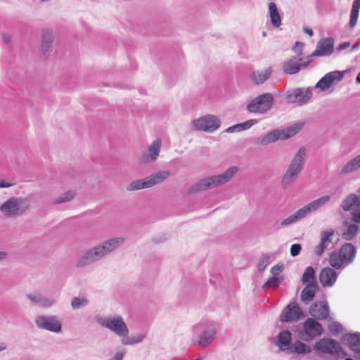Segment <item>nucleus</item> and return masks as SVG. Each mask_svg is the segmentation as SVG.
I'll return each instance as SVG.
<instances>
[{"mask_svg":"<svg viewBox=\"0 0 360 360\" xmlns=\"http://www.w3.org/2000/svg\"><path fill=\"white\" fill-rule=\"evenodd\" d=\"M125 241L124 237H115L86 250L77 260L76 266L84 267L98 261L104 256L115 250Z\"/></svg>","mask_w":360,"mask_h":360,"instance_id":"f257e3e1","label":"nucleus"},{"mask_svg":"<svg viewBox=\"0 0 360 360\" xmlns=\"http://www.w3.org/2000/svg\"><path fill=\"white\" fill-rule=\"evenodd\" d=\"M238 171V168L236 166H231L223 174L202 179L193 186L192 191L200 192L224 184L229 182Z\"/></svg>","mask_w":360,"mask_h":360,"instance_id":"f03ea898","label":"nucleus"},{"mask_svg":"<svg viewBox=\"0 0 360 360\" xmlns=\"http://www.w3.org/2000/svg\"><path fill=\"white\" fill-rule=\"evenodd\" d=\"M95 321L98 325L110 330L119 337H126L129 334L128 327L120 315L106 316L96 315Z\"/></svg>","mask_w":360,"mask_h":360,"instance_id":"7ed1b4c3","label":"nucleus"},{"mask_svg":"<svg viewBox=\"0 0 360 360\" xmlns=\"http://www.w3.org/2000/svg\"><path fill=\"white\" fill-rule=\"evenodd\" d=\"M304 124L297 122L283 129H275L269 131L260 138L259 143L266 146L278 140H285L297 134L303 127Z\"/></svg>","mask_w":360,"mask_h":360,"instance_id":"20e7f679","label":"nucleus"},{"mask_svg":"<svg viewBox=\"0 0 360 360\" xmlns=\"http://www.w3.org/2000/svg\"><path fill=\"white\" fill-rule=\"evenodd\" d=\"M305 156L306 152L304 148H300L282 178V184L284 188L289 186L297 179L302 170Z\"/></svg>","mask_w":360,"mask_h":360,"instance_id":"39448f33","label":"nucleus"},{"mask_svg":"<svg viewBox=\"0 0 360 360\" xmlns=\"http://www.w3.org/2000/svg\"><path fill=\"white\" fill-rule=\"evenodd\" d=\"M314 349L319 356L328 354L336 359L343 358L347 356L345 352L338 342L331 338H323L317 341Z\"/></svg>","mask_w":360,"mask_h":360,"instance_id":"423d86ee","label":"nucleus"},{"mask_svg":"<svg viewBox=\"0 0 360 360\" xmlns=\"http://www.w3.org/2000/svg\"><path fill=\"white\" fill-rule=\"evenodd\" d=\"M195 333H200L198 344L202 347H206L213 340L217 330V324L210 321H202L193 328Z\"/></svg>","mask_w":360,"mask_h":360,"instance_id":"0eeeda50","label":"nucleus"},{"mask_svg":"<svg viewBox=\"0 0 360 360\" xmlns=\"http://www.w3.org/2000/svg\"><path fill=\"white\" fill-rule=\"evenodd\" d=\"M28 208V204L21 198H11L0 207V211L4 216L12 218L21 215Z\"/></svg>","mask_w":360,"mask_h":360,"instance_id":"6e6552de","label":"nucleus"},{"mask_svg":"<svg viewBox=\"0 0 360 360\" xmlns=\"http://www.w3.org/2000/svg\"><path fill=\"white\" fill-rule=\"evenodd\" d=\"M273 101L274 98L271 94H262L252 99L248 104L247 110L251 113L264 114L271 109Z\"/></svg>","mask_w":360,"mask_h":360,"instance_id":"1a4fd4ad","label":"nucleus"},{"mask_svg":"<svg viewBox=\"0 0 360 360\" xmlns=\"http://www.w3.org/2000/svg\"><path fill=\"white\" fill-rule=\"evenodd\" d=\"M219 127V119L213 115H206L193 120L191 123V128L194 131L212 132Z\"/></svg>","mask_w":360,"mask_h":360,"instance_id":"9d476101","label":"nucleus"},{"mask_svg":"<svg viewBox=\"0 0 360 360\" xmlns=\"http://www.w3.org/2000/svg\"><path fill=\"white\" fill-rule=\"evenodd\" d=\"M36 326L42 330L58 333L62 329V323L56 316L39 315L34 319Z\"/></svg>","mask_w":360,"mask_h":360,"instance_id":"9b49d317","label":"nucleus"},{"mask_svg":"<svg viewBox=\"0 0 360 360\" xmlns=\"http://www.w3.org/2000/svg\"><path fill=\"white\" fill-rule=\"evenodd\" d=\"M312 96L311 91L308 88H297L286 93V101L289 103L302 105L309 102Z\"/></svg>","mask_w":360,"mask_h":360,"instance_id":"f8f14e48","label":"nucleus"},{"mask_svg":"<svg viewBox=\"0 0 360 360\" xmlns=\"http://www.w3.org/2000/svg\"><path fill=\"white\" fill-rule=\"evenodd\" d=\"M303 316L302 311L297 302L289 303L282 311L280 320L282 322L297 321Z\"/></svg>","mask_w":360,"mask_h":360,"instance_id":"ddd939ff","label":"nucleus"},{"mask_svg":"<svg viewBox=\"0 0 360 360\" xmlns=\"http://www.w3.org/2000/svg\"><path fill=\"white\" fill-rule=\"evenodd\" d=\"M302 329L304 334L307 337V340L321 336L323 333L321 324L312 318H308L303 323Z\"/></svg>","mask_w":360,"mask_h":360,"instance_id":"4468645a","label":"nucleus"},{"mask_svg":"<svg viewBox=\"0 0 360 360\" xmlns=\"http://www.w3.org/2000/svg\"><path fill=\"white\" fill-rule=\"evenodd\" d=\"M160 148V141L159 139L153 141L152 143L148 146L147 151L143 153L140 157V162L147 164L155 162L159 156Z\"/></svg>","mask_w":360,"mask_h":360,"instance_id":"2eb2a0df","label":"nucleus"},{"mask_svg":"<svg viewBox=\"0 0 360 360\" xmlns=\"http://www.w3.org/2000/svg\"><path fill=\"white\" fill-rule=\"evenodd\" d=\"M309 314L317 320H325L329 316V307L326 302H316L309 308Z\"/></svg>","mask_w":360,"mask_h":360,"instance_id":"dca6fc26","label":"nucleus"},{"mask_svg":"<svg viewBox=\"0 0 360 360\" xmlns=\"http://www.w3.org/2000/svg\"><path fill=\"white\" fill-rule=\"evenodd\" d=\"M334 51V39L326 38L321 39L316 46V49L312 53L313 56H329Z\"/></svg>","mask_w":360,"mask_h":360,"instance_id":"f3484780","label":"nucleus"},{"mask_svg":"<svg viewBox=\"0 0 360 360\" xmlns=\"http://www.w3.org/2000/svg\"><path fill=\"white\" fill-rule=\"evenodd\" d=\"M343 72L333 71L324 75L316 84V87L319 88L321 90H326L329 89L332 84L335 82H340L343 78Z\"/></svg>","mask_w":360,"mask_h":360,"instance_id":"a211bd4d","label":"nucleus"},{"mask_svg":"<svg viewBox=\"0 0 360 360\" xmlns=\"http://www.w3.org/2000/svg\"><path fill=\"white\" fill-rule=\"evenodd\" d=\"M342 340L349 346L351 351L354 352V357L360 360V333L345 334Z\"/></svg>","mask_w":360,"mask_h":360,"instance_id":"6ab92c4d","label":"nucleus"},{"mask_svg":"<svg viewBox=\"0 0 360 360\" xmlns=\"http://www.w3.org/2000/svg\"><path fill=\"white\" fill-rule=\"evenodd\" d=\"M26 297L34 305L42 308H49L56 303V299L53 297L43 296L39 293H29Z\"/></svg>","mask_w":360,"mask_h":360,"instance_id":"aec40b11","label":"nucleus"},{"mask_svg":"<svg viewBox=\"0 0 360 360\" xmlns=\"http://www.w3.org/2000/svg\"><path fill=\"white\" fill-rule=\"evenodd\" d=\"M338 274L330 267L323 269L319 274V281L323 287H331L336 282Z\"/></svg>","mask_w":360,"mask_h":360,"instance_id":"412c9836","label":"nucleus"},{"mask_svg":"<svg viewBox=\"0 0 360 360\" xmlns=\"http://www.w3.org/2000/svg\"><path fill=\"white\" fill-rule=\"evenodd\" d=\"M333 235L334 231L333 230H328L321 232L320 243L315 250V252L318 256L321 255L324 250L330 245Z\"/></svg>","mask_w":360,"mask_h":360,"instance_id":"4be33fe9","label":"nucleus"},{"mask_svg":"<svg viewBox=\"0 0 360 360\" xmlns=\"http://www.w3.org/2000/svg\"><path fill=\"white\" fill-rule=\"evenodd\" d=\"M331 199V197L328 195H323L316 200L311 201L307 205L303 207L302 208V211H304L305 216H307L311 212L317 210L321 207L326 204Z\"/></svg>","mask_w":360,"mask_h":360,"instance_id":"5701e85b","label":"nucleus"},{"mask_svg":"<svg viewBox=\"0 0 360 360\" xmlns=\"http://www.w3.org/2000/svg\"><path fill=\"white\" fill-rule=\"evenodd\" d=\"M304 212L302 211L301 208L298 210L296 212H295L293 214L282 220L280 223H275L274 226L276 228V229H279L281 227L287 226L288 225L294 224L298 220H300L306 217Z\"/></svg>","mask_w":360,"mask_h":360,"instance_id":"b1692460","label":"nucleus"},{"mask_svg":"<svg viewBox=\"0 0 360 360\" xmlns=\"http://www.w3.org/2000/svg\"><path fill=\"white\" fill-rule=\"evenodd\" d=\"M338 253L342 256V258L345 259L346 264H349L354 259L356 249L352 244L346 243L342 246Z\"/></svg>","mask_w":360,"mask_h":360,"instance_id":"393cba45","label":"nucleus"},{"mask_svg":"<svg viewBox=\"0 0 360 360\" xmlns=\"http://www.w3.org/2000/svg\"><path fill=\"white\" fill-rule=\"evenodd\" d=\"M340 206L346 212L350 211L356 207H360V196L350 194L342 201Z\"/></svg>","mask_w":360,"mask_h":360,"instance_id":"a878e982","label":"nucleus"},{"mask_svg":"<svg viewBox=\"0 0 360 360\" xmlns=\"http://www.w3.org/2000/svg\"><path fill=\"white\" fill-rule=\"evenodd\" d=\"M318 290L317 283L307 284L302 290L300 295L301 300L305 304H308L313 300L315 293Z\"/></svg>","mask_w":360,"mask_h":360,"instance_id":"bb28decb","label":"nucleus"},{"mask_svg":"<svg viewBox=\"0 0 360 360\" xmlns=\"http://www.w3.org/2000/svg\"><path fill=\"white\" fill-rule=\"evenodd\" d=\"M300 59L292 58L283 63V72L288 75H292L298 72L300 70Z\"/></svg>","mask_w":360,"mask_h":360,"instance_id":"cd10ccee","label":"nucleus"},{"mask_svg":"<svg viewBox=\"0 0 360 360\" xmlns=\"http://www.w3.org/2000/svg\"><path fill=\"white\" fill-rule=\"evenodd\" d=\"M311 351L310 346L302 342L301 341H295L291 347L288 348V352L294 354H309Z\"/></svg>","mask_w":360,"mask_h":360,"instance_id":"c85d7f7f","label":"nucleus"},{"mask_svg":"<svg viewBox=\"0 0 360 360\" xmlns=\"http://www.w3.org/2000/svg\"><path fill=\"white\" fill-rule=\"evenodd\" d=\"M269 13L271 24L275 27H278L281 25V17L278 13L275 3L271 2L269 4Z\"/></svg>","mask_w":360,"mask_h":360,"instance_id":"c756f323","label":"nucleus"},{"mask_svg":"<svg viewBox=\"0 0 360 360\" xmlns=\"http://www.w3.org/2000/svg\"><path fill=\"white\" fill-rule=\"evenodd\" d=\"M360 169V154L348 161L341 169L342 174H349Z\"/></svg>","mask_w":360,"mask_h":360,"instance_id":"7c9ffc66","label":"nucleus"},{"mask_svg":"<svg viewBox=\"0 0 360 360\" xmlns=\"http://www.w3.org/2000/svg\"><path fill=\"white\" fill-rule=\"evenodd\" d=\"M292 340V333L289 330H283L278 335L277 345L284 351L288 347Z\"/></svg>","mask_w":360,"mask_h":360,"instance_id":"2f4dec72","label":"nucleus"},{"mask_svg":"<svg viewBox=\"0 0 360 360\" xmlns=\"http://www.w3.org/2000/svg\"><path fill=\"white\" fill-rule=\"evenodd\" d=\"M170 175L169 172L161 171L146 177L149 188L158 184L166 179Z\"/></svg>","mask_w":360,"mask_h":360,"instance_id":"473e14b6","label":"nucleus"},{"mask_svg":"<svg viewBox=\"0 0 360 360\" xmlns=\"http://www.w3.org/2000/svg\"><path fill=\"white\" fill-rule=\"evenodd\" d=\"M329 263L332 267L336 269L344 268L348 264H346L345 259L338 252H333L330 255Z\"/></svg>","mask_w":360,"mask_h":360,"instance_id":"72a5a7b5","label":"nucleus"},{"mask_svg":"<svg viewBox=\"0 0 360 360\" xmlns=\"http://www.w3.org/2000/svg\"><path fill=\"white\" fill-rule=\"evenodd\" d=\"M360 8V0H354L352 4L350 13L349 26L353 27L356 25Z\"/></svg>","mask_w":360,"mask_h":360,"instance_id":"f704fd0d","label":"nucleus"},{"mask_svg":"<svg viewBox=\"0 0 360 360\" xmlns=\"http://www.w3.org/2000/svg\"><path fill=\"white\" fill-rule=\"evenodd\" d=\"M271 72V68H267L261 72H255L252 75L253 79L257 84H262L270 77Z\"/></svg>","mask_w":360,"mask_h":360,"instance_id":"c9c22d12","label":"nucleus"},{"mask_svg":"<svg viewBox=\"0 0 360 360\" xmlns=\"http://www.w3.org/2000/svg\"><path fill=\"white\" fill-rule=\"evenodd\" d=\"M146 188H149V186L147 181V179L146 178L143 179H138L133 181L132 182L127 185V190L128 191H134Z\"/></svg>","mask_w":360,"mask_h":360,"instance_id":"e433bc0d","label":"nucleus"},{"mask_svg":"<svg viewBox=\"0 0 360 360\" xmlns=\"http://www.w3.org/2000/svg\"><path fill=\"white\" fill-rule=\"evenodd\" d=\"M302 281L304 284L317 283L315 280V271L313 267L308 266L302 276Z\"/></svg>","mask_w":360,"mask_h":360,"instance_id":"4c0bfd02","label":"nucleus"},{"mask_svg":"<svg viewBox=\"0 0 360 360\" xmlns=\"http://www.w3.org/2000/svg\"><path fill=\"white\" fill-rule=\"evenodd\" d=\"M359 231V226L356 224H351L347 226L346 230L342 233V237L347 240L354 238Z\"/></svg>","mask_w":360,"mask_h":360,"instance_id":"58836bf2","label":"nucleus"},{"mask_svg":"<svg viewBox=\"0 0 360 360\" xmlns=\"http://www.w3.org/2000/svg\"><path fill=\"white\" fill-rule=\"evenodd\" d=\"M122 344L124 345H134L141 342L144 338L143 334H139L130 337H122Z\"/></svg>","mask_w":360,"mask_h":360,"instance_id":"ea45409f","label":"nucleus"},{"mask_svg":"<svg viewBox=\"0 0 360 360\" xmlns=\"http://www.w3.org/2000/svg\"><path fill=\"white\" fill-rule=\"evenodd\" d=\"M283 277H277V276H272L270 278L267 280V281L264 284L263 288H277L280 284L283 282Z\"/></svg>","mask_w":360,"mask_h":360,"instance_id":"a19ab883","label":"nucleus"},{"mask_svg":"<svg viewBox=\"0 0 360 360\" xmlns=\"http://www.w3.org/2000/svg\"><path fill=\"white\" fill-rule=\"evenodd\" d=\"M89 304V301L86 297H74L71 301V307L74 309H77L80 307H85Z\"/></svg>","mask_w":360,"mask_h":360,"instance_id":"79ce46f5","label":"nucleus"},{"mask_svg":"<svg viewBox=\"0 0 360 360\" xmlns=\"http://www.w3.org/2000/svg\"><path fill=\"white\" fill-rule=\"evenodd\" d=\"M75 196L73 191H67L55 200V202L63 203L71 200Z\"/></svg>","mask_w":360,"mask_h":360,"instance_id":"37998d69","label":"nucleus"},{"mask_svg":"<svg viewBox=\"0 0 360 360\" xmlns=\"http://www.w3.org/2000/svg\"><path fill=\"white\" fill-rule=\"evenodd\" d=\"M51 44V37L49 34H44L42 39V49L44 53L48 51Z\"/></svg>","mask_w":360,"mask_h":360,"instance_id":"c03bdc74","label":"nucleus"},{"mask_svg":"<svg viewBox=\"0 0 360 360\" xmlns=\"http://www.w3.org/2000/svg\"><path fill=\"white\" fill-rule=\"evenodd\" d=\"M269 258L267 256H264L261 260L259 261V264H257V268L259 271H262L265 269V268L269 265Z\"/></svg>","mask_w":360,"mask_h":360,"instance_id":"a18cd8bd","label":"nucleus"},{"mask_svg":"<svg viewBox=\"0 0 360 360\" xmlns=\"http://www.w3.org/2000/svg\"><path fill=\"white\" fill-rule=\"evenodd\" d=\"M257 123V120H249L243 123H240L239 126L242 131L250 129L252 126Z\"/></svg>","mask_w":360,"mask_h":360,"instance_id":"49530a36","label":"nucleus"},{"mask_svg":"<svg viewBox=\"0 0 360 360\" xmlns=\"http://www.w3.org/2000/svg\"><path fill=\"white\" fill-rule=\"evenodd\" d=\"M301 249V245L298 243L292 245L290 248V255L292 257L298 255L300 253Z\"/></svg>","mask_w":360,"mask_h":360,"instance_id":"de8ad7c7","label":"nucleus"},{"mask_svg":"<svg viewBox=\"0 0 360 360\" xmlns=\"http://www.w3.org/2000/svg\"><path fill=\"white\" fill-rule=\"evenodd\" d=\"M342 326L338 322H333L329 325V329L332 333H340L342 330Z\"/></svg>","mask_w":360,"mask_h":360,"instance_id":"09e8293b","label":"nucleus"},{"mask_svg":"<svg viewBox=\"0 0 360 360\" xmlns=\"http://www.w3.org/2000/svg\"><path fill=\"white\" fill-rule=\"evenodd\" d=\"M283 269V266L276 265L271 269V273L274 276H278Z\"/></svg>","mask_w":360,"mask_h":360,"instance_id":"8fccbe9b","label":"nucleus"},{"mask_svg":"<svg viewBox=\"0 0 360 360\" xmlns=\"http://www.w3.org/2000/svg\"><path fill=\"white\" fill-rule=\"evenodd\" d=\"M304 47V44L302 42L297 41L293 46L292 49L295 53H297L299 55L301 54L302 49Z\"/></svg>","mask_w":360,"mask_h":360,"instance_id":"3c124183","label":"nucleus"},{"mask_svg":"<svg viewBox=\"0 0 360 360\" xmlns=\"http://www.w3.org/2000/svg\"><path fill=\"white\" fill-rule=\"evenodd\" d=\"M242 131V129H240L239 124L231 126L226 129V131L229 133H233L235 131Z\"/></svg>","mask_w":360,"mask_h":360,"instance_id":"603ef678","label":"nucleus"},{"mask_svg":"<svg viewBox=\"0 0 360 360\" xmlns=\"http://www.w3.org/2000/svg\"><path fill=\"white\" fill-rule=\"evenodd\" d=\"M124 353V351L117 352L110 360H122Z\"/></svg>","mask_w":360,"mask_h":360,"instance_id":"864d4df0","label":"nucleus"},{"mask_svg":"<svg viewBox=\"0 0 360 360\" xmlns=\"http://www.w3.org/2000/svg\"><path fill=\"white\" fill-rule=\"evenodd\" d=\"M352 219L354 222L360 224V211L353 212Z\"/></svg>","mask_w":360,"mask_h":360,"instance_id":"5fc2aeb1","label":"nucleus"},{"mask_svg":"<svg viewBox=\"0 0 360 360\" xmlns=\"http://www.w3.org/2000/svg\"><path fill=\"white\" fill-rule=\"evenodd\" d=\"M351 45L350 42L349 41H347V42H343L342 44H340L338 47H337V50L338 51H342L348 47H349Z\"/></svg>","mask_w":360,"mask_h":360,"instance_id":"6e6d98bb","label":"nucleus"},{"mask_svg":"<svg viewBox=\"0 0 360 360\" xmlns=\"http://www.w3.org/2000/svg\"><path fill=\"white\" fill-rule=\"evenodd\" d=\"M13 184L11 183L7 182L3 179H0V188H9Z\"/></svg>","mask_w":360,"mask_h":360,"instance_id":"4d7b16f0","label":"nucleus"},{"mask_svg":"<svg viewBox=\"0 0 360 360\" xmlns=\"http://www.w3.org/2000/svg\"><path fill=\"white\" fill-rule=\"evenodd\" d=\"M303 31H304V33L307 34L310 37L313 36V34H314L313 30L311 28L308 27H304L303 28Z\"/></svg>","mask_w":360,"mask_h":360,"instance_id":"13d9d810","label":"nucleus"},{"mask_svg":"<svg viewBox=\"0 0 360 360\" xmlns=\"http://www.w3.org/2000/svg\"><path fill=\"white\" fill-rule=\"evenodd\" d=\"M360 49V41L354 44L350 49V52L354 51Z\"/></svg>","mask_w":360,"mask_h":360,"instance_id":"bf43d9fd","label":"nucleus"},{"mask_svg":"<svg viewBox=\"0 0 360 360\" xmlns=\"http://www.w3.org/2000/svg\"><path fill=\"white\" fill-rule=\"evenodd\" d=\"M7 256V253L4 251H0V260L5 259Z\"/></svg>","mask_w":360,"mask_h":360,"instance_id":"052dcab7","label":"nucleus"},{"mask_svg":"<svg viewBox=\"0 0 360 360\" xmlns=\"http://www.w3.org/2000/svg\"><path fill=\"white\" fill-rule=\"evenodd\" d=\"M7 348V345L4 342L0 343V352L5 350Z\"/></svg>","mask_w":360,"mask_h":360,"instance_id":"680f3d73","label":"nucleus"},{"mask_svg":"<svg viewBox=\"0 0 360 360\" xmlns=\"http://www.w3.org/2000/svg\"><path fill=\"white\" fill-rule=\"evenodd\" d=\"M3 40L5 43L8 44L10 42V38L5 35L3 36Z\"/></svg>","mask_w":360,"mask_h":360,"instance_id":"e2e57ef3","label":"nucleus"},{"mask_svg":"<svg viewBox=\"0 0 360 360\" xmlns=\"http://www.w3.org/2000/svg\"><path fill=\"white\" fill-rule=\"evenodd\" d=\"M356 83L360 84V72L356 76Z\"/></svg>","mask_w":360,"mask_h":360,"instance_id":"0e129e2a","label":"nucleus"},{"mask_svg":"<svg viewBox=\"0 0 360 360\" xmlns=\"http://www.w3.org/2000/svg\"><path fill=\"white\" fill-rule=\"evenodd\" d=\"M203 359H204V358L200 356V357L195 359V360H203Z\"/></svg>","mask_w":360,"mask_h":360,"instance_id":"69168bd1","label":"nucleus"},{"mask_svg":"<svg viewBox=\"0 0 360 360\" xmlns=\"http://www.w3.org/2000/svg\"><path fill=\"white\" fill-rule=\"evenodd\" d=\"M266 32H264L262 33V36H263V37H266Z\"/></svg>","mask_w":360,"mask_h":360,"instance_id":"338daca9","label":"nucleus"},{"mask_svg":"<svg viewBox=\"0 0 360 360\" xmlns=\"http://www.w3.org/2000/svg\"><path fill=\"white\" fill-rule=\"evenodd\" d=\"M345 360H354V359H352L351 358H347Z\"/></svg>","mask_w":360,"mask_h":360,"instance_id":"774afa93","label":"nucleus"}]
</instances>
